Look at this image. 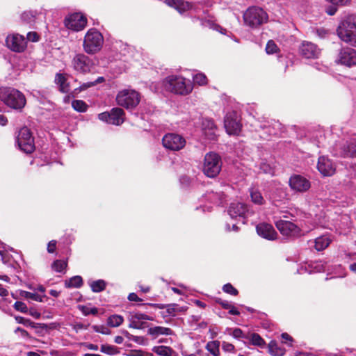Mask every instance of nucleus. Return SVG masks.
Returning a JSON list of instances; mask_svg holds the SVG:
<instances>
[{
	"label": "nucleus",
	"mask_w": 356,
	"mask_h": 356,
	"mask_svg": "<svg viewBox=\"0 0 356 356\" xmlns=\"http://www.w3.org/2000/svg\"><path fill=\"white\" fill-rule=\"evenodd\" d=\"M98 118L101 121L106 122L110 124L111 115H110V113H108V112H103V113H99L98 115Z\"/></svg>",
	"instance_id": "obj_53"
},
{
	"label": "nucleus",
	"mask_w": 356,
	"mask_h": 356,
	"mask_svg": "<svg viewBox=\"0 0 356 356\" xmlns=\"http://www.w3.org/2000/svg\"><path fill=\"white\" fill-rule=\"evenodd\" d=\"M56 241L54 240L51 241L47 245V251L49 253L54 252L56 250Z\"/></svg>",
	"instance_id": "obj_58"
},
{
	"label": "nucleus",
	"mask_w": 356,
	"mask_h": 356,
	"mask_svg": "<svg viewBox=\"0 0 356 356\" xmlns=\"http://www.w3.org/2000/svg\"><path fill=\"white\" fill-rule=\"evenodd\" d=\"M134 316V319L143 322V321H152V318L145 314L140 312H136L132 314Z\"/></svg>",
	"instance_id": "obj_47"
},
{
	"label": "nucleus",
	"mask_w": 356,
	"mask_h": 356,
	"mask_svg": "<svg viewBox=\"0 0 356 356\" xmlns=\"http://www.w3.org/2000/svg\"><path fill=\"white\" fill-rule=\"evenodd\" d=\"M15 320L18 323L23 324L25 326H31V327H36L35 323L30 319L25 318L22 316H16Z\"/></svg>",
	"instance_id": "obj_44"
},
{
	"label": "nucleus",
	"mask_w": 356,
	"mask_h": 356,
	"mask_svg": "<svg viewBox=\"0 0 356 356\" xmlns=\"http://www.w3.org/2000/svg\"><path fill=\"white\" fill-rule=\"evenodd\" d=\"M326 1L332 3L333 5L345 6L348 2H350V0H326Z\"/></svg>",
	"instance_id": "obj_57"
},
{
	"label": "nucleus",
	"mask_w": 356,
	"mask_h": 356,
	"mask_svg": "<svg viewBox=\"0 0 356 356\" xmlns=\"http://www.w3.org/2000/svg\"><path fill=\"white\" fill-rule=\"evenodd\" d=\"M250 197L252 202L256 204L262 205L265 203L264 198L257 189L252 188L250 190Z\"/></svg>",
	"instance_id": "obj_33"
},
{
	"label": "nucleus",
	"mask_w": 356,
	"mask_h": 356,
	"mask_svg": "<svg viewBox=\"0 0 356 356\" xmlns=\"http://www.w3.org/2000/svg\"><path fill=\"white\" fill-rule=\"evenodd\" d=\"M15 334H17V333H19L21 337L26 339V338H30V334H29V332L21 328L20 327H17L15 330Z\"/></svg>",
	"instance_id": "obj_56"
},
{
	"label": "nucleus",
	"mask_w": 356,
	"mask_h": 356,
	"mask_svg": "<svg viewBox=\"0 0 356 356\" xmlns=\"http://www.w3.org/2000/svg\"><path fill=\"white\" fill-rule=\"evenodd\" d=\"M261 172L273 176L275 174L274 168L266 162H261L259 165Z\"/></svg>",
	"instance_id": "obj_40"
},
{
	"label": "nucleus",
	"mask_w": 356,
	"mask_h": 356,
	"mask_svg": "<svg viewBox=\"0 0 356 356\" xmlns=\"http://www.w3.org/2000/svg\"><path fill=\"white\" fill-rule=\"evenodd\" d=\"M268 349L270 354L273 356H283L285 354V349L280 347L274 341L270 342Z\"/></svg>",
	"instance_id": "obj_29"
},
{
	"label": "nucleus",
	"mask_w": 356,
	"mask_h": 356,
	"mask_svg": "<svg viewBox=\"0 0 356 356\" xmlns=\"http://www.w3.org/2000/svg\"><path fill=\"white\" fill-rule=\"evenodd\" d=\"M228 213L232 218H245L248 216V211L246 204L241 202H233L228 209Z\"/></svg>",
	"instance_id": "obj_21"
},
{
	"label": "nucleus",
	"mask_w": 356,
	"mask_h": 356,
	"mask_svg": "<svg viewBox=\"0 0 356 356\" xmlns=\"http://www.w3.org/2000/svg\"><path fill=\"white\" fill-rule=\"evenodd\" d=\"M193 81L195 83H197L200 86H203L207 84V78L204 74L197 73L193 76Z\"/></svg>",
	"instance_id": "obj_41"
},
{
	"label": "nucleus",
	"mask_w": 356,
	"mask_h": 356,
	"mask_svg": "<svg viewBox=\"0 0 356 356\" xmlns=\"http://www.w3.org/2000/svg\"><path fill=\"white\" fill-rule=\"evenodd\" d=\"M222 348L225 352L232 353L235 350V347L233 344L223 341L222 343Z\"/></svg>",
	"instance_id": "obj_52"
},
{
	"label": "nucleus",
	"mask_w": 356,
	"mask_h": 356,
	"mask_svg": "<svg viewBox=\"0 0 356 356\" xmlns=\"http://www.w3.org/2000/svg\"><path fill=\"white\" fill-rule=\"evenodd\" d=\"M165 3L175 8L179 13H182L191 8V4L184 0H165Z\"/></svg>",
	"instance_id": "obj_25"
},
{
	"label": "nucleus",
	"mask_w": 356,
	"mask_h": 356,
	"mask_svg": "<svg viewBox=\"0 0 356 356\" xmlns=\"http://www.w3.org/2000/svg\"><path fill=\"white\" fill-rule=\"evenodd\" d=\"M147 334L152 336L154 339H156L160 335H172L173 334V331L168 327L155 326L149 327L147 330Z\"/></svg>",
	"instance_id": "obj_26"
},
{
	"label": "nucleus",
	"mask_w": 356,
	"mask_h": 356,
	"mask_svg": "<svg viewBox=\"0 0 356 356\" xmlns=\"http://www.w3.org/2000/svg\"><path fill=\"white\" fill-rule=\"evenodd\" d=\"M220 341H209L206 345V349L213 356L220 355Z\"/></svg>",
	"instance_id": "obj_35"
},
{
	"label": "nucleus",
	"mask_w": 356,
	"mask_h": 356,
	"mask_svg": "<svg viewBox=\"0 0 356 356\" xmlns=\"http://www.w3.org/2000/svg\"><path fill=\"white\" fill-rule=\"evenodd\" d=\"M95 332L101 333L103 334H109L111 333V331L109 329L104 326V325H94L92 327Z\"/></svg>",
	"instance_id": "obj_50"
},
{
	"label": "nucleus",
	"mask_w": 356,
	"mask_h": 356,
	"mask_svg": "<svg viewBox=\"0 0 356 356\" xmlns=\"http://www.w3.org/2000/svg\"><path fill=\"white\" fill-rule=\"evenodd\" d=\"M203 198L205 201H208L213 204L219 206L223 204L225 199V195L221 191H210L207 192Z\"/></svg>",
	"instance_id": "obj_23"
},
{
	"label": "nucleus",
	"mask_w": 356,
	"mask_h": 356,
	"mask_svg": "<svg viewBox=\"0 0 356 356\" xmlns=\"http://www.w3.org/2000/svg\"><path fill=\"white\" fill-rule=\"evenodd\" d=\"M130 323L129 325V327L131 328L134 329H142L145 327V323L144 322H140L139 321L134 319V316L131 314L130 318Z\"/></svg>",
	"instance_id": "obj_42"
},
{
	"label": "nucleus",
	"mask_w": 356,
	"mask_h": 356,
	"mask_svg": "<svg viewBox=\"0 0 356 356\" xmlns=\"http://www.w3.org/2000/svg\"><path fill=\"white\" fill-rule=\"evenodd\" d=\"M314 248L317 251H321L328 247L331 243V239L329 236L323 235L315 239Z\"/></svg>",
	"instance_id": "obj_28"
},
{
	"label": "nucleus",
	"mask_w": 356,
	"mask_h": 356,
	"mask_svg": "<svg viewBox=\"0 0 356 356\" xmlns=\"http://www.w3.org/2000/svg\"><path fill=\"white\" fill-rule=\"evenodd\" d=\"M257 234L267 240H274L277 237V232L273 227L268 223H261L256 227Z\"/></svg>",
	"instance_id": "obj_22"
},
{
	"label": "nucleus",
	"mask_w": 356,
	"mask_h": 356,
	"mask_svg": "<svg viewBox=\"0 0 356 356\" xmlns=\"http://www.w3.org/2000/svg\"><path fill=\"white\" fill-rule=\"evenodd\" d=\"M291 189L297 193H305L311 187V182L305 177L294 174L289 180Z\"/></svg>",
	"instance_id": "obj_13"
},
{
	"label": "nucleus",
	"mask_w": 356,
	"mask_h": 356,
	"mask_svg": "<svg viewBox=\"0 0 356 356\" xmlns=\"http://www.w3.org/2000/svg\"><path fill=\"white\" fill-rule=\"evenodd\" d=\"M52 269L56 272L61 273L67 267V262L63 260H56L51 265Z\"/></svg>",
	"instance_id": "obj_39"
},
{
	"label": "nucleus",
	"mask_w": 356,
	"mask_h": 356,
	"mask_svg": "<svg viewBox=\"0 0 356 356\" xmlns=\"http://www.w3.org/2000/svg\"><path fill=\"white\" fill-rule=\"evenodd\" d=\"M124 112L120 108H113L110 112V124L114 125H120L124 121Z\"/></svg>",
	"instance_id": "obj_24"
},
{
	"label": "nucleus",
	"mask_w": 356,
	"mask_h": 356,
	"mask_svg": "<svg viewBox=\"0 0 356 356\" xmlns=\"http://www.w3.org/2000/svg\"><path fill=\"white\" fill-rule=\"evenodd\" d=\"M97 313H98V309L96 307H92L90 309L86 308L85 310H83V314L85 315H88V314L96 315Z\"/></svg>",
	"instance_id": "obj_59"
},
{
	"label": "nucleus",
	"mask_w": 356,
	"mask_h": 356,
	"mask_svg": "<svg viewBox=\"0 0 356 356\" xmlns=\"http://www.w3.org/2000/svg\"><path fill=\"white\" fill-rule=\"evenodd\" d=\"M103 42L104 38L101 33L95 29H90L85 35L83 49L89 54H95L102 49Z\"/></svg>",
	"instance_id": "obj_4"
},
{
	"label": "nucleus",
	"mask_w": 356,
	"mask_h": 356,
	"mask_svg": "<svg viewBox=\"0 0 356 356\" xmlns=\"http://www.w3.org/2000/svg\"><path fill=\"white\" fill-rule=\"evenodd\" d=\"M317 169L325 177H330L334 174L336 166L327 156H319L317 163Z\"/></svg>",
	"instance_id": "obj_17"
},
{
	"label": "nucleus",
	"mask_w": 356,
	"mask_h": 356,
	"mask_svg": "<svg viewBox=\"0 0 356 356\" xmlns=\"http://www.w3.org/2000/svg\"><path fill=\"white\" fill-rule=\"evenodd\" d=\"M124 318L121 315L113 314L107 318V325L111 327H117L122 324Z\"/></svg>",
	"instance_id": "obj_32"
},
{
	"label": "nucleus",
	"mask_w": 356,
	"mask_h": 356,
	"mask_svg": "<svg viewBox=\"0 0 356 356\" xmlns=\"http://www.w3.org/2000/svg\"><path fill=\"white\" fill-rule=\"evenodd\" d=\"M82 284L83 280L79 275L74 276L65 282V286L66 288H79Z\"/></svg>",
	"instance_id": "obj_30"
},
{
	"label": "nucleus",
	"mask_w": 356,
	"mask_h": 356,
	"mask_svg": "<svg viewBox=\"0 0 356 356\" xmlns=\"http://www.w3.org/2000/svg\"><path fill=\"white\" fill-rule=\"evenodd\" d=\"M95 85V83H93L92 81L91 82H87V83H83L81 86V90H86L91 86H93Z\"/></svg>",
	"instance_id": "obj_62"
},
{
	"label": "nucleus",
	"mask_w": 356,
	"mask_h": 356,
	"mask_svg": "<svg viewBox=\"0 0 356 356\" xmlns=\"http://www.w3.org/2000/svg\"><path fill=\"white\" fill-rule=\"evenodd\" d=\"M17 143L19 148L26 154H30L35 149L33 137L27 127H23L19 131Z\"/></svg>",
	"instance_id": "obj_8"
},
{
	"label": "nucleus",
	"mask_w": 356,
	"mask_h": 356,
	"mask_svg": "<svg viewBox=\"0 0 356 356\" xmlns=\"http://www.w3.org/2000/svg\"><path fill=\"white\" fill-rule=\"evenodd\" d=\"M6 42L8 47L16 52H22L26 47L25 38L19 34L8 35Z\"/></svg>",
	"instance_id": "obj_18"
},
{
	"label": "nucleus",
	"mask_w": 356,
	"mask_h": 356,
	"mask_svg": "<svg viewBox=\"0 0 356 356\" xmlns=\"http://www.w3.org/2000/svg\"><path fill=\"white\" fill-rule=\"evenodd\" d=\"M55 81L59 86L60 90L63 92H67L70 90L67 80L63 74H57L55 78Z\"/></svg>",
	"instance_id": "obj_34"
},
{
	"label": "nucleus",
	"mask_w": 356,
	"mask_h": 356,
	"mask_svg": "<svg viewBox=\"0 0 356 356\" xmlns=\"http://www.w3.org/2000/svg\"><path fill=\"white\" fill-rule=\"evenodd\" d=\"M222 168L221 157L215 152L206 154L204 159L203 172L208 177H216Z\"/></svg>",
	"instance_id": "obj_6"
},
{
	"label": "nucleus",
	"mask_w": 356,
	"mask_h": 356,
	"mask_svg": "<svg viewBox=\"0 0 356 356\" xmlns=\"http://www.w3.org/2000/svg\"><path fill=\"white\" fill-rule=\"evenodd\" d=\"M245 339L248 340L250 344L258 346L261 348H264L266 346L265 341L261 338V337L257 333H248L247 334V337H245Z\"/></svg>",
	"instance_id": "obj_27"
},
{
	"label": "nucleus",
	"mask_w": 356,
	"mask_h": 356,
	"mask_svg": "<svg viewBox=\"0 0 356 356\" xmlns=\"http://www.w3.org/2000/svg\"><path fill=\"white\" fill-rule=\"evenodd\" d=\"M23 296L26 298V299H30L32 300H35L37 302H42V296L40 295H38L35 293L28 292V291H24L23 292Z\"/></svg>",
	"instance_id": "obj_43"
},
{
	"label": "nucleus",
	"mask_w": 356,
	"mask_h": 356,
	"mask_svg": "<svg viewBox=\"0 0 356 356\" xmlns=\"http://www.w3.org/2000/svg\"><path fill=\"white\" fill-rule=\"evenodd\" d=\"M336 62L349 67L356 65V50L348 47L341 48Z\"/></svg>",
	"instance_id": "obj_14"
},
{
	"label": "nucleus",
	"mask_w": 356,
	"mask_h": 356,
	"mask_svg": "<svg viewBox=\"0 0 356 356\" xmlns=\"http://www.w3.org/2000/svg\"><path fill=\"white\" fill-rule=\"evenodd\" d=\"M340 39L353 46L356 44V15H351L343 19L337 29Z\"/></svg>",
	"instance_id": "obj_3"
},
{
	"label": "nucleus",
	"mask_w": 356,
	"mask_h": 356,
	"mask_svg": "<svg viewBox=\"0 0 356 356\" xmlns=\"http://www.w3.org/2000/svg\"><path fill=\"white\" fill-rule=\"evenodd\" d=\"M335 154L341 157H356V138H351L345 142L336 144Z\"/></svg>",
	"instance_id": "obj_10"
},
{
	"label": "nucleus",
	"mask_w": 356,
	"mask_h": 356,
	"mask_svg": "<svg viewBox=\"0 0 356 356\" xmlns=\"http://www.w3.org/2000/svg\"><path fill=\"white\" fill-rule=\"evenodd\" d=\"M65 26L74 31H82L87 25V19L81 13L69 15L65 19Z\"/></svg>",
	"instance_id": "obj_11"
},
{
	"label": "nucleus",
	"mask_w": 356,
	"mask_h": 356,
	"mask_svg": "<svg viewBox=\"0 0 356 356\" xmlns=\"http://www.w3.org/2000/svg\"><path fill=\"white\" fill-rule=\"evenodd\" d=\"M175 307H177V305L175 304L168 305L167 312L170 315H175Z\"/></svg>",
	"instance_id": "obj_60"
},
{
	"label": "nucleus",
	"mask_w": 356,
	"mask_h": 356,
	"mask_svg": "<svg viewBox=\"0 0 356 356\" xmlns=\"http://www.w3.org/2000/svg\"><path fill=\"white\" fill-rule=\"evenodd\" d=\"M216 126L212 120L205 118L202 121V133L205 139L212 141L217 138Z\"/></svg>",
	"instance_id": "obj_19"
},
{
	"label": "nucleus",
	"mask_w": 356,
	"mask_h": 356,
	"mask_svg": "<svg viewBox=\"0 0 356 356\" xmlns=\"http://www.w3.org/2000/svg\"><path fill=\"white\" fill-rule=\"evenodd\" d=\"M100 351L108 355H115L120 353L119 348L113 345L102 344Z\"/></svg>",
	"instance_id": "obj_37"
},
{
	"label": "nucleus",
	"mask_w": 356,
	"mask_h": 356,
	"mask_svg": "<svg viewBox=\"0 0 356 356\" xmlns=\"http://www.w3.org/2000/svg\"><path fill=\"white\" fill-rule=\"evenodd\" d=\"M72 108L80 113H83L87 111L88 105L83 100H73L72 102Z\"/></svg>",
	"instance_id": "obj_38"
},
{
	"label": "nucleus",
	"mask_w": 356,
	"mask_h": 356,
	"mask_svg": "<svg viewBox=\"0 0 356 356\" xmlns=\"http://www.w3.org/2000/svg\"><path fill=\"white\" fill-rule=\"evenodd\" d=\"M224 126L228 134H238L241 131V124L235 112L228 113L224 120Z\"/></svg>",
	"instance_id": "obj_16"
},
{
	"label": "nucleus",
	"mask_w": 356,
	"mask_h": 356,
	"mask_svg": "<svg viewBox=\"0 0 356 356\" xmlns=\"http://www.w3.org/2000/svg\"><path fill=\"white\" fill-rule=\"evenodd\" d=\"M128 299L130 301H141L142 300L138 297V296L135 293H131L128 296Z\"/></svg>",
	"instance_id": "obj_61"
},
{
	"label": "nucleus",
	"mask_w": 356,
	"mask_h": 356,
	"mask_svg": "<svg viewBox=\"0 0 356 356\" xmlns=\"http://www.w3.org/2000/svg\"><path fill=\"white\" fill-rule=\"evenodd\" d=\"M22 19L27 23H31L34 20L35 15L32 12L27 11L22 14Z\"/></svg>",
	"instance_id": "obj_49"
},
{
	"label": "nucleus",
	"mask_w": 356,
	"mask_h": 356,
	"mask_svg": "<svg viewBox=\"0 0 356 356\" xmlns=\"http://www.w3.org/2000/svg\"><path fill=\"white\" fill-rule=\"evenodd\" d=\"M140 100V96L139 92L130 88L120 90L116 97L118 104L127 109H132L136 107Z\"/></svg>",
	"instance_id": "obj_7"
},
{
	"label": "nucleus",
	"mask_w": 356,
	"mask_h": 356,
	"mask_svg": "<svg viewBox=\"0 0 356 356\" xmlns=\"http://www.w3.org/2000/svg\"><path fill=\"white\" fill-rule=\"evenodd\" d=\"M222 290L225 293L232 296H236L238 294V291L229 283L225 284L222 287Z\"/></svg>",
	"instance_id": "obj_46"
},
{
	"label": "nucleus",
	"mask_w": 356,
	"mask_h": 356,
	"mask_svg": "<svg viewBox=\"0 0 356 356\" xmlns=\"http://www.w3.org/2000/svg\"><path fill=\"white\" fill-rule=\"evenodd\" d=\"M278 49V47L277 44L273 41L269 40L267 42L266 47V51L268 54H273L275 52H277Z\"/></svg>",
	"instance_id": "obj_45"
},
{
	"label": "nucleus",
	"mask_w": 356,
	"mask_h": 356,
	"mask_svg": "<svg viewBox=\"0 0 356 356\" xmlns=\"http://www.w3.org/2000/svg\"><path fill=\"white\" fill-rule=\"evenodd\" d=\"M228 309H229V314H232V315H239L240 314L239 311L236 308H235L233 305H232L231 308H229Z\"/></svg>",
	"instance_id": "obj_63"
},
{
	"label": "nucleus",
	"mask_w": 356,
	"mask_h": 356,
	"mask_svg": "<svg viewBox=\"0 0 356 356\" xmlns=\"http://www.w3.org/2000/svg\"><path fill=\"white\" fill-rule=\"evenodd\" d=\"M0 99L8 106L16 110H21L26 104L24 95L13 88H0Z\"/></svg>",
	"instance_id": "obj_2"
},
{
	"label": "nucleus",
	"mask_w": 356,
	"mask_h": 356,
	"mask_svg": "<svg viewBox=\"0 0 356 356\" xmlns=\"http://www.w3.org/2000/svg\"><path fill=\"white\" fill-rule=\"evenodd\" d=\"M186 143V139L182 136L175 133L166 134L162 139L163 147L171 151H179L183 149Z\"/></svg>",
	"instance_id": "obj_9"
},
{
	"label": "nucleus",
	"mask_w": 356,
	"mask_h": 356,
	"mask_svg": "<svg viewBox=\"0 0 356 356\" xmlns=\"http://www.w3.org/2000/svg\"><path fill=\"white\" fill-rule=\"evenodd\" d=\"M316 33H317L318 35L320 38H324V37L325 36V35L327 33V31L326 30H325V29H318V30L316 31Z\"/></svg>",
	"instance_id": "obj_64"
},
{
	"label": "nucleus",
	"mask_w": 356,
	"mask_h": 356,
	"mask_svg": "<svg viewBox=\"0 0 356 356\" xmlns=\"http://www.w3.org/2000/svg\"><path fill=\"white\" fill-rule=\"evenodd\" d=\"M243 19L247 26L256 28L267 22L268 15L262 8L252 6L244 13Z\"/></svg>",
	"instance_id": "obj_5"
},
{
	"label": "nucleus",
	"mask_w": 356,
	"mask_h": 356,
	"mask_svg": "<svg viewBox=\"0 0 356 356\" xmlns=\"http://www.w3.org/2000/svg\"><path fill=\"white\" fill-rule=\"evenodd\" d=\"M275 225L282 235L291 237L300 235V229L291 221L280 220L275 222Z\"/></svg>",
	"instance_id": "obj_15"
},
{
	"label": "nucleus",
	"mask_w": 356,
	"mask_h": 356,
	"mask_svg": "<svg viewBox=\"0 0 356 356\" xmlns=\"http://www.w3.org/2000/svg\"><path fill=\"white\" fill-rule=\"evenodd\" d=\"M27 40L31 42H38L39 40V35L36 32H29L26 35Z\"/></svg>",
	"instance_id": "obj_55"
},
{
	"label": "nucleus",
	"mask_w": 356,
	"mask_h": 356,
	"mask_svg": "<svg viewBox=\"0 0 356 356\" xmlns=\"http://www.w3.org/2000/svg\"><path fill=\"white\" fill-rule=\"evenodd\" d=\"M14 308L19 312L22 313H26L28 312L27 306L25 303L21 301H17L14 304Z\"/></svg>",
	"instance_id": "obj_48"
},
{
	"label": "nucleus",
	"mask_w": 356,
	"mask_h": 356,
	"mask_svg": "<svg viewBox=\"0 0 356 356\" xmlns=\"http://www.w3.org/2000/svg\"><path fill=\"white\" fill-rule=\"evenodd\" d=\"M216 302L220 305L222 307L225 309L231 308V306L232 305V304L230 302L227 300H223L220 298L217 299Z\"/></svg>",
	"instance_id": "obj_54"
},
{
	"label": "nucleus",
	"mask_w": 356,
	"mask_h": 356,
	"mask_svg": "<svg viewBox=\"0 0 356 356\" xmlns=\"http://www.w3.org/2000/svg\"><path fill=\"white\" fill-rule=\"evenodd\" d=\"M72 65L76 72L86 74L91 71L93 63L86 55L78 54L73 58Z\"/></svg>",
	"instance_id": "obj_12"
},
{
	"label": "nucleus",
	"mask_w": 356,
	"mask_h": 356,
	"mask_svg": "<svg viewBox=\"0 0 356 356\" xmlns=\"http://www.w3.org/2000/svg\"><path fill=\"white\" fill-rule=\"evenodd\" d=\"M300 54L305 58H317L321 51L317 46L310 42H303L300 47Z\"/></svg>",
	"instance_id": "obj_20"
},
{
	"label": "nucleus",
	"mask_w": 356,
	"mask_h": 356,
	"mask_svg": "<svg viewBox=\"0 0 356 356\" xmlns=\"http://www.w3.org/2000/svg\"><path fill=\"white\" fill-rule=\"evenodd\" d=\"M232 335L235 339H241L243 338L245 339V337H247V334H245L243 331L239 328H235L233 330Z\"/></svg>",
	"instance_id": "obj_51"
},
{
	"label": "nucleus",
	"mask_w": 356,
	"mask_h": 356,
	"mask_svg": "<svg viewBox=\"0 0 356 356\" xmlns=\"http://www.w3.org/2000/svg\"><path fill=\"white\" fill-rule=\"evenodd\" d=\"M91 290L95 293H99L106 288V283L103 280H98L89 282Z\"/></svg>",
	"instance_id": "obj_36"
},
{
	"label": "nucleus",
	"mask_w": 356,
	"mask_h": 356,
	"mask_svg": "<svg viewBox=\"0 0 356 356\" xmlns=\"http://www.w3.org/2000/svg\"><path fill=\"white\" fill-rule=\"evenodd\" d=\"M152 351L160 356H172L173 350L165 346H156L152 348Z\"/></svg>",
	"instance_id": "obj_31"
},
{
	"label": "nucleus",
	"mask_w": 356,
	"mask_h": 356,
	"mask_svg": "<svg viewBox=\"0 0 356 356\" xmlns=\"http://www.w3.org/2000/svg\"><path fill=\"white\" fill-rule=\"evenodd\" d=\"M162 84L167 91L180 95H187L193 90V84L181 76L170 75L163 81Z\"/></svg>",
	"instance_id": "obj_1"
}]
</instances>
